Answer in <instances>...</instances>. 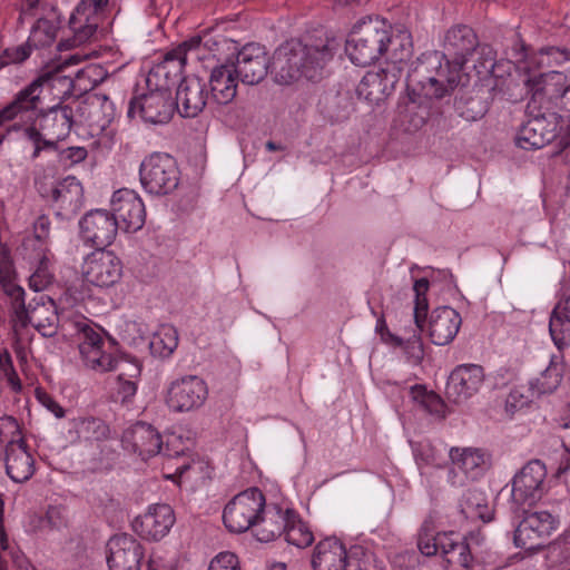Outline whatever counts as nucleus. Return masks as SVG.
I'll return each mask as SVG.
<instances>
[{
    "instance_id": "f257e3e1",
    "label": "nucleus",
    "mask_w": 570,
    "mask_h": 570,
    "mask_svg": "<svg viewBox=\"0 0 570 570\" xmlns=\"http://www.w3.org/2000/svg\"><path fill=\"white\" fill-rule=\"evenodd\" d=\"M91 53L76 52L61 59L53 72H45L36 78L31 83L21 89L14 99L2 109L1 119H24L32 116V111L41 102V94L45 88L62 85L63 94L70 91H87L95 88L105 78V71L101 66L89 63L77 70L75 76L61 75V71L70 66H77Z\"/></svg>"
},
{
    "instance_id": "f03ea898",
    "label": "nucleus",
    "mask_w": 570,
    "mask_h": 570,
    "mask_svg": "<svg viewBox=\"0 0 570 570\" xmlns=\"http://www.w3.org/2000/svg\"><path fill=\"white\" fill-rule=\"evenodd\" d=\"M345 52L355 66H368L385 57L386 63H407L412 57L411 35L406 30L394 32L380 19H364L350 31Z\"/></svg>"
},
{
    "instance_id": "7ed1b4c3",
    "label": "nucleus",
    "mask_w": 570,
    "mask_h": 570,
    "mask_svg": "<svg viewBox=\"0 0 570 570\" xmlns=\"http://www.w3.org/2000/svg\"><path fill=\"white\" fill-rule=\"evenodd\" d=\"M335 49L334 39L320 38L316 43H311L309 39H292L275 50L269 71L275 81L282 85H291L302 78L314 79L323 65L333 57Z\"/></svg>"
},
{
    "instance_id": "20e7f679",
    "label": "nucleus",
    "mask_w": 570,
    "mask_h": 570,
    "mask_svg": "<svg viewBox=\"0 0 570 570\" xmlns=\"http://www.w3.org/2000/svg\"><path fill=\"white\" fill-rule=\"evenodd\" d=\"M445 48L452 56V60L449 65H453L456 68V72H451L445 76L443 71L438 72V77L428 78L426 94L442 97L446 91V86L453 88L458 86L462 80L460 71H464L468 67L469 57L475 55V48L478 45L476 36L473 30L466 26H455L448 30L444 39Z\"/></svg>"
},
{
    "instance_id": "39448f33",
    "label": "nucleus",
    "mask_w": 570,
    "mask_h": 570,
    "mask_svg": "<svg viewBox=\"0 0 570 570\" xmlns=\"http://www.w3.org/2000/svg\"><path fill=\"white\" fill-rule=\"evenodd\" d=\"M314 570H375L372 552L362 546H354L347 551L342 540L327 537L317 542L312 556Z\"/></svg>"
},
{
    "instance_id": "423d86ee",
    "label": "nucleus",
    "mask_w": 570,
    "mask_h": 570,
    "mask_svg": "<svg viewBox=\"0 0 570 570\" xmlns=\"http://www.w3.org/2000/svg\"><path fill=\"white\" fill-rule=\"evenodd\" d=\"M108 0H81L69 19L70 36L58 43V50H69L89 42L104 18Z\"/></svg>"
},
{
    "instance_id": "0eeeda50",
    "label": "nucleus",
    "mask_w": 570,
    "mask_h": 570,
    "mask_svg": "<svg viewBox=\"0 0 570 570\" xmlns=\"http://www.w3.org/2000/svg\"><path fill=\"white\" fill-rule=\"evenodd\" d=\"M209 395L207 382L198 375L185 374L171 380L165 391L170 412L189 413L202 409Z\"/></svg>"
},
{
    "instance_id": "6e6552de",
    "label": "nucleus",
    "mask_w": 570,
    "mask_h": 570,
    "mask_svg": "<svg viewBox=\"0 0 570 570\" xmlns=\"http://www.w3.org/2000/svg\"><path fill=\"white\" fill-rule=\"evenodd\" d=\"M139 177L141 186L147 193L166 195L177 187L179 170L171 156L154 153L141 161Z\"/></svg>"
},
{
    "instance_id": "1a4fd4ad",
    "label": "nucleus",
    "mask_w": 570,
    "mask_h": 570,
    "mask_svg": "<svg viewBox=\"0 0 570 570\" xmlns=\"http://www.w3.org/2000/svg\"><path fill=\"white\" fill-rule=\"evenodd\" d=\"M199 45L200 39L193 38L168 52L164 60L151 67L146 75V90L170 94V88L176 83L187 61L188 52L197 49Z\"/></svg>"
},
{
    "instance_id": "9d476101",
    "label": "nucleus",
    "mask_w": 570,
    "mask_h": 570,
    "mask_svg": "<svg viewBox=\"0 0 570 570\" xmlns=\"http://www.w3.org/2000/svg\"><path fill=\"white\" fill-rule=\"evenodd\" d=\"M265 498L256 488L247 489L236 494L224 508L223 521L225 527L235 533L247 531L258 521Z\"/></svg>"
},
{
    "instance_id": "9b49d317",
    "label": "nucleus",
    "mask_w": 570,
    "mask_h": 570,
    "mask_svg": "<svg viewBox=\"0 0 570 570\" xmlns=\"http://www.w3.org/2000/svg\"><path fill=\"white\" fill-rule=\"evenodd\" d=\"M79 334V352L83 364L96 372L105 373L119 367L122 360L114 356L99 330L86 321L76 324Z\"/></svg>"
},
{
    "instance_id": "f8f14e48",
    "label": "nucleus",
    "mask_w": 570,
    "mask_h": 570,
    "mask_svg": "<svg viewBox=\"0 0 570 570\" xmlns=\"http://www.w3.org/2000/svg\"><path fill=\"white\" fill-rule=\"evenodd\" d=\"M80 274L83 283L108 289L120 282L122 263L112 252L96 249L83 258Z\"/></svg>"
},
{
    "instance_id": "ddd939ff",
    "label": "nucleus",
    "mask_w": 570,
    "mask_h": 570,
    "mask_svg": "<svg viewBox=\"0 0 570 570\" xmlns=\"http://www.w3.org/2000/svg\"><path fill=\"white\" fill-rule=\"evenodd\" d=\"M547 469L539 460L528 462L513 478L511 499L515 508L531 507L547 492Z\"/></svg>"
},
{
    "instance_id": "4468645a",
    "label": "nucleus",
    "mask_w": 570,
    "mask_h": 570,
    "mask_svg": "<svg viewBox=\"0 0 570 570\" xmlns=\"http://www.w3.org/2000/svg\"><path fill=\"white\" fill-rule=\"evenodd\" d=\"M558 519L548 511L530 512L524 515L514 531V546L525 550L538 549L558 529Z\"/></svg>"
},
{
    "instance_id": "2eb2a0df",
    "label": "nucleus",
    "mask_w": 570,
    "mask_h": 570,
    "mask_svg": "<svg viewBox=\"0 0 570 570\" xmlns=\"http://www.w3.org/2000/svg\"><path fill=\"white\" fill-rule=\"evenodd\" d=\"M407 63H386L377 71L366 72L357 85L360 98L370 104L385 100L395 89V85Z\"/></svg>"
},
{
    "instance_id": "dca6fc26",
    "label": "nucleus",
    "mask_w": 570,
    "mask_h": 570,
    "mask_svg": "<svg viewBox=\"0 0 570 570\" xmlns=\"http://www.w3.org/2000/svg\"><path fill=\"white\" fill-rule=\"evenodd\" d=\"M173 112L171 94L147 90L131 99L127 116L132 120L157 125L167 122Z\"/></svg>"
},
{
    "instance_id": "f3484780",
    "label": "nucleus",
    "mask_w": 570,
    "mask_h": 570,
    "mask_svg": "<svg viewBox=\"0 0 570 570\" xmlns=\"http://www.w3.org/2000/svg\"><path fill=\"white\" fill-rule=\"evenodd\" d=\"M110 213L117 218V227L126 233L139 230L146 218L145 205L140 196L131 189L121 188L116 190L110 199Z\"/></svg>"
},
{
    "instance_id": "a211bd4d",
    "label": "nucleus",
    "mask_w": 570,
    "mask_h": 570,
    "mask_svg": "<svg viewBox=\"0 0 570 570\" xmlns=\"http://www.w3.org/2000/svg\"><path fill=\"white\" fill-rule=\"evenodd\" d=\"M82 240L101 249L112 244L117 236V218L106 209H95L87 213L79 222Z\"/></svg>"
},
{
    "instance_id": "6ab92c4d",
    "label": "nucleus",
    "mask_w": 570,
    "mask_h": 570,
    "mask_svg": "<svg viewBox=\"0 0 570 570\" xmlns=\"http://www.w3.org/2000/svg\"><path fill=\"white\" fill-rule=\"evenodd\" d=\"M175 521V512L170 505L151 504L144 514L134 520L132 529L142 539L158 541L169 533Z\"/></svg>"
},
{
    "instance_id": "aec40b11",
    "label": "nucleus",
    "mask_w": 570,
    "mask_h": 570,
    "mask_svg": "<svg viewBox=\"0 0 570 570\" xmlns=\"http://www.w3.org/2000/svg\"><path fill=\"white\" fill-rule=\"evenodd\" d=\"M144 558L142 546L131 535L119 534L107 543L109 570H139Z\"/></svg>"
},
{
    "instance_id": "412c9836",
    "label": "nucleus",
    "mask_w": 570,
    "mask_h": 570,
    "mask_svg": "<svg viewBox=\"0 0 570 570\" xmlns=\"http://www.w3.org/2000/svg\"><path fill=\"white\" fill-rule=\"evenodd\" d=\"M483 368L475 364L456 366L446 383V396L454 403H462L476 394L483 383Z\"/></svg>"
},
{
    "instance_id": "4be33fe9",
    "label": "nucleus",
    "mask_w": 570,
    "mask_h": 570,
    "mask_svg": "<svg viewBox=\"0 0 570 570\" xmlns=\"http://www.w3.org/2000/svg\"><path fill=\"white\" fill-rule=\"evenodd\" d=\"M125 450L137 453L142 460H147L163 449L159 433L149 424L138 422L128 428L122 434Z\"/></svg>"
},
{
    "instance_id": "5701e85b",
    "label": "nucleus",
    "mask_w": 570,
    "mask_h": 570,
    "mask_svg": "<svg viewBox=\"0 0 570 570\" xmlns=\"http://www.w3.org/2000/svg\"><path fill=\"white\" fill-rule=\"evenodd\" d=\"M268 68L265 49L259 45H246L237 55L236 73L245 83L259 82L266 76Z\"/></svg>"
},
{
    "instance_id": "b1692460",
    "label": "nucleus",
    "mask_w": 570,
    "mask_h": 570,
    "mask_svg": "<svg viewBox=\"0 0 570 570\" xmlns=\"http://www.w3.org/2000/svg\"><path fill=\"white\" fill-rule=\"evenodd\" d=\"M208 99L206 83L196 76L185 77L176 92V106L183 117H196Z\"/></svg>"
},
{
    "instance_id": "393cba45",
    "label": "nucleus",
    "mask_w": 570,
    "mask_h": 570,
    "mask_svg": "<svg viewBox=\"0 0 570 570\" xmlns=\"http://www.w3.org/2000/svg\"><path fill=\"white\" fill-rule=\"evenodd\" d=\"M21 322L18 317L12 318V328L17 341L24 340L23 331L32 325L41 335L52 336L57 330L58 317L51 303L37 304L35 307L26 308V318Z\"/></svg>"
},
{
    "instance_id": "a878e982",
    "label": "nucleus",
    "mask_w": 570,
    "mask_h": 570,
    "mask_svg": "<svg viewBox=\"0 0 570 570\" xmlns=\"http://www.w3.org/2000/svg\"><path fill=\"white\" fill-rule=\"evenodd\" d=\"M462 320L452 307L435 308L429 320V335L435 345H446L456 336Z\"/></svg>"
},
{
    "instance_id": "bb28decb",
    "label": "nucleus",
    "mask_w": 570,
    "mask_h": 570,
    "mask_svg": "<svg viewBox=\"0 0 570 570\" xmlns=\"http://www.w3.org/2000/svg\"><path fill=\"white\" fill-rule=\"evenodd\" d=\"M51 198L58 216L73 215L82 206L83 188L76 177L68 176L53 187Z\"/></svg>"
},
{
    "instance_id": "cd10ccee",
    "label": "nucleus",
    "mask_w": 570,
    "mask_h": 570,
    "mask_svg": "<svg viewBox=\"0 0 570 570\" xmlns=\"http://www.w3.org/2000/svg\"><path fill=\"white\" fill-rule=\"evenodd\" d=\"M440 556L452 570L468 569L473 561L470 547L461 534L454 531L441 533Z\"/></svg>"
},
{
    "instance_id": "c85d7f7f",
    "label": "nucleus",
    "mask_w": 570,
    "mask_h": 570,
    "mask_svg": "<svg viewBox=\"0 0 570 570\" xmlns=\"http://www.w3.org/2000/svg\"><path fill=\"white\" fill-rule=\"evenodd\" d=\"M189 450L188 445L183 444L180 436L171 434L167 438L165 454L168 456L166 468L175 466V474L180 479H195L203 478L204 463L190 459H183L181 462L173 463L174 460L179 461L180 456H185Z\"/></svg>"
},
{
    "instance_id": "c756f323",
    "label": "nucleus",
    "mask_w": 570,
    "mask_h": 570,
    "mask_svg": "<svg viewBox=\"0 0 570 570\" xmlns=\"http://www.w3.org/2000/svg\"><path fill=\"white\" fill-rule=\"evenodd\" d=\"M235 63L226 62L216 66L209 78L212 98L218 105H227L237 94V79Z\"/></svg>"
},
{
    "instance_id": "7c9ffc66",
    "label": "nucleus",
    "mask_w": 570,
    "mask_h": 570,
    "mask_svg": "<svg viewBox=\"0 0 570 570\" xmlns=\"http://www.w3.org/2000/svg\"><path fill=\"white\" fill-rule=\"evenodd\" d=\"M6 470L14 482H24L32 476L35 460L26 442H11V445H7Z\"/></svg>"
},
{
    "instance_id": "2f4dec72",
    "label": "nucleus",
    "mask_w": 570,
    "mask_h": 570,
    "mask_svg": "<svg viewBox=\"0 0 570 570\" xmlns=\"http://www.w3.org/2000/svg\"><path fill=\"white\" fill-rule=\"evenodd\" d=\"M289 511L288 508L265 504L258 521L254 524L256 539L261 542H269L283 534Z\"/></svg>"
},
{
    "instance_id": "473e14b6",
    "label": "nucleus",
    "mask_w": 570,
    "mask_h": 570,
    "mask_svg": "<svg viewBox=\"0 0 570 570\" xmlns=\"http://www.w3.org/2000/svg\"><path fill=\"white\" fill-rule=\"evenodd\" d=\"M3 256L0 263V284L3 292L11 299V320L19 318L24 322L26 318V303H24V289L14 282L13 271L11 263L8 261V253L6 248H1Z\"/></svg>"
},
{
    "instance_id": "72a5a7b5",
    "label": "nucleus",
    "mask_w": 570,
    "mask_h": 570,
    "mask_svg": "<svg viewBox=\"0 0 570 570\" xmlns=\"http://www.w3.org/2000/svg\"><path fill=\"white\" fill-rule=\"evenodd\" d=\"M413 454L421 475L429 474L433 469H442L449 458L445 444L421 441L413 444Z\"/></svg>"
},
{
    "instance_id": "f704fd0d",
    "label": "nucleus",
    "mask_w": 570,
    "mask_h": 570,
    "mask_svg": "<svg viewBox=\"0 0 570 570\" xmlns=\"http://www.w3.org/2000/svg\"><path fill=\"white\" fill-rule=\"evenodd\" d=\"M449 458L452 463V471H461L465 479H478L485 469V455L476 449H459L452 448L449 452Z\"/></svg>"
},
{
    "instance_id": "c9c22d12",
    "label": "nucleus",
    "mask_w": 570,
    "mask_h": 570,
    "mask_svg": "<svg viewBox=\"0 0 570 570\" xmlns=\"http://www.w3.org/2000/svg\"><path fill=\"white\" fill-rule=\"evenodd\" d=\"M564 373V362L561 355H552L549 365L538 377L530 382L531 390L535 394L554 392L560 385Z\"/></svg>"
},
{
    "instance_id": "e433bc0d",
    "label": "nucleus",
    "mask_w": 570,
    "mask_h": 570,
    "mask_svg": "<svg viewBox=\"0 0 570 570\" xmlns=\"http://www.w3.org/2000/svg\"><path fill=\"white\" fill-rule=\"evenodd\" d=\"M53 282V255L49 248L37 252L35 271L30 275L29 286L35 292L45 291Z\"/></svg>"
},
{
    "instance_id": "4c0bfd02",
    "label": "nucleus",
    "mask_w": 570,
    "mask_h": 570,
    "mask_svg": "<svg viewBox=\"0 0 570 570\" xmlns=\"http://www.w3.org/2000/svg\"><path fill=\"white\" fill-rule=\"evenodd\" d=\"M283 534L288 544L299 549L311 546L314 541V534L309 527L293 510L289 511Z\"/></svg>"
},
{
    "instance_id": "58836bf2",
    "label": "nucleus",
    "mask_w": 570,
    "mask_h": 570,
    "mask_svg": "<svg viewBox=\"0 0 570 570\" xmlns=\"http://www.w3.org/2000/svg\"><path fill=\"white\" fill-rule=\"evenodd\" d=\"M178 346V332L169 324L160 325L153 334L149 347L153 354L159 357H168Z\"/></svg>"
},
{
    "instance_id": "ea45409f",
    "label": "nucleus",
    "mask_w": 570,
    "mask_h": 570,
    "mask_svg": "<svg viewBox=\"0 0 570 570\" xmlns=\"http://www.w3.org/2000/svg\"><path fill=\"white\" fill-rule=\"evenodd\" d=\"M564 322L570 323V294L552 312L549 322V332L554 345L562 350L567 344Z\"/></svg>"
},
{
    "instance_id": "a19ab883",
    "label": "nucleus",
    "mask_w": 570,
    "mask_h": 570,
    "mask_svg": "<svg viewBox=\"0 0 570 570\" xmlns=\"http://www.w3.org/2000/svg\"><path fill=\"white\" fill-rule=\"evenodd\" d=\"M59 21L56 18L39 19L28 37L31 48H43L52 45L57 38Z\"/></svg>"
},
{
    "instance_id": "79ce46f5",
    "label": "nucleus",
    "mask_w": 570,
    "mask_h": 570,
    "mask_svg": "<svg viewBox=\"0 0 570 570\" xmlns=\"http://www.w3.org/2000/svg\"><path fill=\"white\" fill-rule=\"evenodd\" d=\"M549 141L542 132V121L530 120L521 127L515 138L517 146L522 149H539Z\"/></svg>"
},
{
    "instance_id": "37998d69",
    "label": "nucleus",
    "mask_w": 570,
    "mask_h": 570,
    "mask_svg": "<svg viewBox=\"0 0 570 570\" xmlns=\"http://www.w3.org/2000/svg\"><path fill=\"white\" fill-rule=\"evenodd\" d=\"M409 397L423 411L431 414H441L443 412V402L439 395L428 391L423 385H414L409 391Z\"/></svg>"
},
{
    "instance_id": "c03bdc74",
    "label": "nucleus",
    "mask_w": 570,
    "mask_h": 570,
    "mask_svg": "<svg viewBox=\"0 0 570 570\" xmlns=\"http://www.w3.org/2000/svg\"><path fill=\"white\" fill-rule=\"evenodd\" d=\"M441 533H435V527L432 520H425L417 534V548L422 554L431 557L440 553Z\"/></svg>"
},
{
    "instance_id": "a18cd8bd",
    "label": "nucleus",
    "mask_w": 570,
    "mask_h": 570,
    "mask_svg": "<svg viewBox=\"0 0 570 570\" xmlns=\"http://www.w3.org/2000/svg\"><path fill=\"white\" fill-rule=\"evenodd\" d=\"M382 337L385 342L403 347L414 362H419L423 357V346L416 331H413V335L407 337H401L389 332L383 334Z\"/></svg>"
},
{
    "instance_id": "49530a36",
    "label": "nucleus",
    "mask_w": 570,
    "mask_h": 570,
    "mask_svg": "<svg viewBox=\"0 0 570 570\" xmlns=\"http://www.w3.org/2000/svg\"><path fill=\"white\" fill-rule=\"evenodd\" d=\"M429 282L426 278H420L414 282V321L416 327L421 328V322L426 315L429 308L428 301Z\"/></svg>"
},
{
    "instance_id": "de8ad7c7",
    "label": "nucleus",
    "mask_w": 570,
    "mask_h": 570,
    "mask_svg": "<svg viewBox=\"0 0 570 570\" xmlns=\"http://www.w3.org/2000/svg\"><path fill=\"white\" fill-rule=\"evenodd\" d=\"M119 367H128L124 373L119 374L118 376V393L119 395H121L122 401H126L127 399H130L136 394L137 386L132 381L125 380L124 375H127L129 377L138 376L140 373V366L137 362L122 361L120 362Z\"/></svg>"
},
{
    "instance_id": "09e8293b",
    "label": "nucleus",
    "mask_w": 570,
    "mask_h": 570,
    "mask_svg": "<svg viewBox=\"0 0 570 570\" xmlns=\"http://www.w3.org/2000/svg\"><path fill=\"white\" fill-rule=\"evenodd\" d=\"M76 428L80 438L85 440H100L108 432L107 425L94 417L80 419L76 422Z\"/></svg>"
},
{
    "instance_id": "8fccbe9b",
    "label": "nucleus",
    "mask_w": 570,
    "mask_h": 570,
    "mask_svg": "<svg viewBox=\"0 0 570 570\" xmlns=\"http://www.w3.org/2000/svg\"><path fill=\"white\" fill-rule=\"evenodd\" d=\"M50 226L51 222L47 215L38 216L32 225V237L27 239L26 245L36 242L38 244L37 252L49 248Z\"/></svg>"
},
{
    "instance_id": "3c124183",
    "label": "nucleus",
    "mask_w": 570,
    "mask_h": 570,
    "mask_svg": "<svg viewBox=\"0 0 570 570\" xmlns=\"http://www.w3.org/2000/svg\"><path fill=\"white\" fill-rule=\"evenodd\" d=\"M483 509L488 513V500L483 492L469 490L462 500L461 510L466 518H475V511Z\"/></svg>"
},
{
    "instance_id": "603ef678",
    "label": "nucleus",
    "mask_w": 570,
    "mask_h": 570,
    "mask_svg": "<svg viewBox=\"0 0 570 570\" xmlns=\"http://www.w3.org/2000/svg\"><path fill=\"white\" fill-rule=\"evenodd\" d=\"M31 50L32 48L28 41L26 43L6 48L0 52V67L3 68L9 65L22 63L30 57Z\"/></svg>"
},
{
    "instance_id": "864d4df0",
    "label": "nucleus",
    "mask_w": 570,
    "mask_h": 570,
    "mask_svg": "<svg viewBox=\"0 0 570 570\" xmlns=\"http://www.w3.org/2000/svg\"><path fill=\"white\" fill-rule=\"evenodd\" d=\"M0 442L11 445V442H24L18 421L12 416L0 417Z\"/></svg>"
},
{
    "instance_id": "5fc2aeb1",
    "label": "nucleus",
    "mask_w": 570,
    "mask_h": 570,
    "mask_svg": "<svg viewBox=\"0 0 570 570\" xmlns=\"http://www.w3.org/2000/svg\"><path fill=\"white\" fill-rule=\"evenodd\" d=\"M207 570H240L239 559L233 552H219L210 560Z\"/></svg>"
},
{
    "instance_id": "6e6d98bb",
    "label": "nucleus",
    "mask_w": 570,
    "mask_h": 570,
    "mask_svg": "<svg viewBox=\"0 0 570 570\" xmlns=\"http://www.w3.org/2000/svg\"><path fill=\"white\" fill-rule=\"evenodd\" d=\"M0 368L7 376V380H8L9 384L11 385V387L14 391H19L21 387V384H20L17 373L13 368L10 355L2 356V361L0 362Z\"/></svg>"
},
{
    "instance_id": "4d7b16f0",
    "label": "nucleus",
    "mask_w": 570,
    "mask_h": 570,
    "mask_svg": "<svg viewBox=\"0 0 570 570\" xmlns=\"http://www.w3.org/2000/svg\"><path fill=\"white\" fill-rule=\"evenodd\" d=\"M4 517V500L0 494V550L7 551L9 549V540L3 524ZM0 570H7L4 563L0 560Z\"/></svg>"
},
{
    "instance_id": "13d9d810",
    "label": "nucleus",
    "mask_w": 570,
    "mask_h": 570,
    "mask_svg": "<svg viewBox=\"0 0 570 570\" xmlns=\"http://www.w3.org/2000/svg\"><path fill=\"white\" fill-rule=\"evenodd\" d=\"M87 157V150L83 147H70L61 153V159L69 160L70 164H78Z\"/></svg>"
},
{
    "instance_id": "bf43d9fd",
    "label": "nucleus",
    "mask_w": 570,
    "mask_h": 570,
    "mask_svg": "<svg viewBox=\"0 0 570 570\" xmlns=\"http://www.w3.org/2000/svg\"><path fill=\"white\" fill-rule=\"evenodd\" d=\"M149 570H176V566L171 560H165L159 556H153L148 563Z\"/></svg>"
},
{
    "instance_id": "052dcab7",
    "label": "nucleus",
    "mask_w": 570,
    "mask_h": 570,
    "mask_svg": "<svg viewBox=\"0 0 570 570\" xmlns=\"http://www.w3.org/2000/svg\"><path fill=\"white\" fill-rule=\"evenodd\" d=\"M42 403L56 417H62L65 415V410L49 396H46Z\"/></svg>"
},
{
    "instance_id": "680f3d73",
    "label": "nucleus",
    "mask_w": 570,
    "mask_h": 570,
    "mask_svg": "<svg viewBox=\"0 0 570 570\" xmlns=\"http://www.w3.org/2000/svg\"><path fill=\"white\" fill-rule=\"evenodd\" d=\"M558 471L560 474L570 472V450L569 449H566V452L561 458Z\"/></svg>"
},
{
    "instance_id": "e2e57ef3",
    "label": "nucleus",
    "mask_w": 570,
    "mask_h": 570,
    "mask_svg": "<svg viewBox=\"0 0 570 570\" xmlns=\"http://www.w3.org/2000/svg\"><path fill=\"white\" fill-rule=\"evenodd\" d=\"M492 517H493V510L492 508L488 504V513H485V511L483 509H478L475 511V518H471L472 520H481L483 522H489L492 520Z\"/></svg>"
},
{
    "instance_id": "0e129e2a",
    "label": "nucleus",
    "mask_w": 570,
    "mask_h": 570,
    "mask_svg": "<svg viewBox=\"0 0 570 570\" xmlns=\"http://www.w3.org/2000/svg\"><path fill=\"white\" fill-rule=\"evenodd\" d=\"M287 566L282 561H271L267 564V570H286Z\"/></svg>"
},
{
    "instance_id": "69168bd1",
    "label": "nucleus",
    "mask_w": 570,
    "mask_h": 570,
    "mask_svg": "<svg viewBox=\"0 0 570 570\" xmlns=\"http://www.w3.org/2000/svg\"><path fill=\"white\" fill-rule=\"evenodd\" d=\"M127 327L129 330H137L138 334L141 336L142 335V332L140 330V325L137 323V322H128L127 324Z\"/></svg>"
},
{
    "instance_id": "338daca9",
    "label": "nucleus",
    "mask_w": 570,
    "mask_h": 570,
    "mask_svg": "<svg viewBox=\"0 0 570 570\" xmlns=\"http://www.w3.org/2000/svg\"><path fill=\"white\" fill-rule=\"evenodd\" d=\"M487 71H490L493 68V61L492 59H488L485 61V65L483 66Z\"/></svg>"
},
{
    "instance_id": "774afa93",
    "label": "nucleus",
    "mask_w": 570,
    "mask_h": 570,
    "mask_svg": "<svg viewBox=\"0 0 570 570\" xmlns=\"http://www.w3.org/2000/svg\"><path fill=\"white\" fill-rule=\"evenodd\" d=\"M29 8H33L39 0H24Z\"/></svg>"
}]
</instances>
